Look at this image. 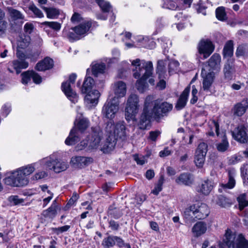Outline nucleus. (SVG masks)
I'll return each mask as SVG.
<instances>
[{
	"instance_id": "nucleus-1",
	"label": "nucleus",
	"mask_w": 248,
	"mask_h": 248,
	"mask_svg": "<svg viewBox=\"0 0 248 248\" xmlns=\"http://www.w3.org/2000/svg\"><path fill=\"white\" fill-rule=\"evenodd\" d=\"M172 108V104L167 102H161L158 99H155L152 95L147 96L140 118V128L145 129L152 119L159 123L161 119L168 115Z\"/></svg>"
},
{
	"instance_id": "nucleus-2",
	"label": "nucleus",
	"mask_w": 248,
	"mask_h": 248,
	"mask_svg": "<svg viewBox=\"0 0 248 248\" xmlns=\"http://www.w3.org/2000/svg\"><path fill=\"white\" fill-rule=\"evenodd\" d=\"M132 65L135 67L133 69V77L139 79L136 84V88L140 93H143L148 86L146 80L152 75L153 63L151 61L136 59L132 62Z\"/></svg>"
},
{
	"instance_id": "nucleus-3",
	"label": "nucleus",
	"mask_w": 248,
	"mask_h": 248,
	"mask_svg": "<svg viewBox=\"0 0 248 248\" xmlns=\"http://www.w3.org/2000/svg\"><path fill=\"white\" fill-rule=\"evenodd\" d=\"M209 213L207 204L198 202L186 209L184 212V217L187 221L193 220L194 218L203 219L208 216Z\"/></svg>"
},
{
	"instance_id": "nucleus-4",
	"label": "nucleus",
	"mask_w": 248,
	"mask_h": 248,
	"mask_svg": "<svg viewBox=\"0 0 248 248\" xmlns=\"http://www.w3.org/2000/svg\"><path fill=\"white\" fill-rule=\"evenodd\" d=\"M103 136V132L99 126L92 128V133L87 138L88 140H83L77 146L78 150H82L85 148L88 150L96 149L100 145Z\"/></svg>"
},
{
	"instance_id": "nucleus-5",
	"label": "nucleus",
	"mask_w": 248,
	"mask_h": 248,
	"mask_svg": "<svg viewBox=\"0 0 248 248\" xmlns=\"http://www.w3.org/2000/svg\"><path fill=\"white\" fill-rule=\"evenodd\" d=\"M139 99L137 95L131 94L128 98L125 108V117L127 121H135L139 109Z\"/></svg>"
},
{
	"instance_id": "nucleus-6",
	"label": "nucleus",
	"mask_w": 248,
	"mask_h": 248,
	"mask_svg": "<svg viewBox=\"0 0 248 248\" xmlns=\"http://www.w3.org/2000/svg\"><path fill=\"white\" fill-rule=\"evenodd\" d=\"M4 183L12 186L20 187L26 186L29 181L27 177L23 176L18 170L13 172L11 174L4 179Z\"/></svg>"
},
{
	"instance_id": "nucleus-7",
	"label": "nucleus",
	"mask_w": 248,
	"mask_h": 248,
	"mask_svg": "<svg viewBox=\"0 0 248 248\" xmlns=\"http://www.w3.org/2000/svg\"><path fill=\"white\" fill-rule=\"evenodd\" d=\"M77 78L75 74H72L70 75L68 81L63 82L62 84V90L67 98L73 103H75L77 102L78 95L74 91L71 87L70 84H74Z\"/></svg>"
},
{
	"instance_id": "nucleus-8",
	"label": "nucleus",
	"mask_w": 248,
	"mask_h": 248,
	"mask_svg": "<svg viewBox=\"0 0 248 248\" xmlns=\"http://www.w3.org/2000/svg\"><path fill=\"white\" fill-rule=\"evenodd\" d=\"M247 126L244 124L239 125L232 132L233 138L238 141L247 143H248V136L247 133Z\"/></svg>"
},
{
	"instance_id": "nucleus-9",
	"label": "nucleus",
	"mask_w": 248,
	"mask_h": 248,
	"mask_svg": "<svg viewBox=\"0 0 248 248\" xmlns=\"http://www.w3.org/2000/svg\"><path fill=\"white\" fill-rule=\"evenodd\" d=\"M199 52L203 54L204 59L208 57L214 50L212 43L209 40H202L198 45Z\"/></svg>"
},
{
	"instance_id": "nucleus-10",
	"label": "nucleus",
	"mask_w": 248,
	"mask_h": 248,
	"mask_svg": "<svg viewBox=\"0 0 248 248\" xmlns=\"http://www.w3.org/2000/svg\"><path fill=\"white\" fill-rule=\"evenodd\" d=\"M28 66V62L25 61L14 60L9 62L7 69L10 73H13L15 71L17 74H19L21 69H26Z\"/></svg>"
},
{
	"instance_id": "nucleus-11",
	"label": "nucleus",
	"mask_w": 248,
	"mask_h": 248,
	"mask_svg": "<svg viewBox=\"0 0 248 248\" xmlns=\"http://www.w3.org/2000/svg\"><path fill=\"white\" fill-rule=\"evenodd\" d=\"M119 109L118 105L111 102H106L102 109V113L107 118L112 120Z\"/></svg>"
},
{
	"instance_id": "nucleus-12",
	"label": "nucleus",
	"mask_w": 248,
	"mask_h": 248,
	"mask_svg": "<svg viewBox=\"0 0 248 248\" xmlns=\"http://www.w3.org/2000/svg\"><path fill=\"white\" fill-rule=\"evenodd\" d=\"M202 76L203 78L202 81V88L204 91H210V88L214 81L215 73L214 72H210L207 73L204 69H202Z\"/></svg>"
},
{
	"instance_id": "nucleus-13",
	"label": "nucleus",
	"mask_w": 248,
	"mask_h": 248,
	"mask_svg": "<svg viewBox=\"0 0 248 248\" xmlns=\"http://www.w3.org/2000/svg\"><path fill=\"white\" fill-rule=\"evenodd\" d=\"M215 183L211 179H207L202 181L199 185V189L197 190L198 192L207 196L208 195L215 186Z\"/></svg>"
},
{
	"instance_id": "nucleus-14",
	"label": "nucleus",
	"mask_w": 248,
	"mask_h": 248,
	"mask_svg": "<svg viewBox=\"0 0 248 248\" xmlns=\"http://www.w3.org/2000/svg\"><path fill=\"white\" fill-rule=\"evenodd\" d=\"M54 66L53 59L48 57H45L43 60L37 63L35 69L39 71H45L52 69Z\"/></svg>"
},
{
	"instance_id": "nucleus-15",
	"label": "nucleus",
	"mask_w": 248,
	"mask_h": 248,
	"mask_svg": "<svg viewBox=\"0 0 248 248\" xmlns=\"http://www.w3.org/2000/svg\"><path fill=\"white\" fill-rule=\"evenodd\" d=\"M239 235L235 240L236 235L234 233H226V239L224 240L223 243L219 245V248H236L237 241Z\"/></svg>"
},
{
	"instance_id": "nucleus-16",
	"label": "nucleus",
	"mask_w": 248,
	"mask_h": 248,
	"mask_svg": "<svg viewBox=\"0 0 248 248\" xmlns=\"http://www.w3.org/2000/svg\"><path fill=\"white\" fill-rule=\"evenodd\" d=\"M126 127L124 121H120L116 124L115 131L113 133L112 137L116 139V140L118 139L124 140L126 137Z\"/></svg>"
},
{
	"instance_id": "nucleus-17",
	"label": "nucleus",
	"mask_w": 248,
	"mask_h": 248,
	"mask_svg": "<svg viewBox=\"0 0 248 248\" xmlns=\"http://www.w3.org/2000/svg\"><path fill=\"white\" fill-rule=\"evenodd\" d=\"M234 72L233 60L232 59H228L223 68L225 78L227 80H231L233 78Z\"/></svg>"
},
{
	"instance_id": "nucleus-18",
	"label": "nucleus",
	"mask_w": 248,
	"mask_h": 248,
	"mask_svg": "<svg viewBox=\"0 0 248 248\" xmlns=\"http://www.w3.org/2000/svg\"><path fill=\"white\" fill-rule=\"evenodd\" d=\"M190 89V87L188 86L185 88L181 93L175 106V108L177 110L183 109L186 106Z\"/></svg>"
},
{
	"instance_id": "nucleus-19",
	"label": "nucleus",
	"mask_w": 248,
	"mask_h": 248,
	"mask_svg": "<svg viewBox=\"0 0 248 248\" xmlns=\"http://www.w3.org/2000/svg\"><path fill=\"white\" fill-rule=\"evenodd\" d=\"M116 143L115 138L112 136L108 137L106 140L102 144L101 150L104 153H108L113 150Z\"/></svg>"
},
{
	"instance_id": "nucleus-20",
	"label": "nucleus",
	"mask_w": 248,
	"mask_h": 248,
	"mask_svg": "<svg viewBox=\"0 0 248 248\" xmlns=\"http://www.w3.org/2000/svg\"><path fill=\"white\" fill-rule=\"evenodd\" d=\"M175 182L178 185H184L190 186L194 182V178L191 174L189 173H183L181 174L176 179Z\"/></svg>"
},
{
	"instance_id": "nucleus-21",
	"label": "nucleus",
	"mask_w": 248,
	"mask_h": 248,
	"mask_svg": "<svg viewBox=\"0 0 248 248\" xmlns=\"http://www.w3.org/2000/svg\"><path fill=\"white\" fill-rule=\"evenodd\" d=\"M85 96V100L88 104H90L92 106H95L97 104L98 99L100 94L98 91L94 90L87 92Z\"/></svg>"
},
{
	"instance_id": "nucleus-22",
	"label": "nucleus",
	"mask_w": 248,
	"mask_h": 248,
	"mask_svg": "<svg viewBox=\"0 0 248 248\" xmlns=\"http://www.w3.org/2000/svg\"><path fill=\"white\" fill-rule=\"evenodd\" d=\"M221 57L217 53L214 54L208 62L210 70L218 71L220 69Z\"/></svg>"
},
{
	"instance_id": "nucleus-23",
	"label": "nucleus",
	"mask_w": 248,
	"mask_h": 248,
	"mask_svg": "<svg viewBox=\"0 0 248 248\" xmlns=\"http://www.w3.org/2000/svg\"><path fill=\"white\" fill-rule=\"evenodd\" d=\"M92 160L90 157L78 156L72 157L71 163L76 167L81 168L87 165Z\"/></svg>"
},
{
	"instance_id": "nucleus-24",
	"label": "nucleus",
	"mask_w": 248,
	"mask_h": 248,
	"mask_svg": "<svg viewBox=\"0 0 248 248\" xmlns=\"http://www.w3.org/2000/svg\"><path fill=\"white\" fill-rule=\"evenodd\" d=\"M248 108V100H243L241 102L236 104L233 107L234 115L238 116L243 115Z\"/></svg>"
},
{
	"instance_id": "nucleus-25",
	"label": "nucleus",
	"mask_w": 248,
	"mask_h": 248,
	"mask_svg": "<svg viewBox=\"0 0 248 248\" xmlns=\"http://www.w3.org/2000/svg\"><path fill=\"white\" fill-rule=\"evenodd\" d=\"M207 230V225L205 222L200 221L196 223L192 229V232L195 237H199L204 234Z\"/></svg>"
},
{
	"instance_id": "nucleus-26",
	"label": "nucleus",
	"mask_w": 248,
	"mask_h": 248,
	"mask_svg": "<svg viewBox=\"0 0 248 248\" xmlns=\"http://www.w3.org/2000/svg\"><path fill=\"white\" fill-rule=\"evenodd\" d=\"M114 93L118 97H123L126 92V84L122 81H119L114 84Z\"/></svg>"
},
{
	"instance_id": "nucleus-27",
	"label": "nucleus",
	"mask_w": 248,
	"mask_h": 248,
	"mask_svg": "<svg viewBox=\"0 0 248 248\" xmlns=\"http://www.w3.org/2000/svg\"><path fill=\"white\" fill-rule=\"evenodd\" d=\"M57 202L55 200H54L50 207L47 209L44 210L43 212L42 215L45 217L53 218H54L57 213Z\"/></svg>"
},
{
	"instance_id": "nucleus-28",
	"label": "nucleus",
	"mask_w": 248,
	"mask_h": 248,
	"mask_svg": "<svg viewBox=\"0 0 248 248\" xmlns=\"http://www.w3.org/2000/svg\"><path fill=\"white\" fill-rule=\"evenodd\" d=\"M78 132L76 128H73L71 129L69 136L65 140V143L67 145H72L79 140Z\"/></svg>"
},
{
	"instance_id": "nucleus-29",
	"label": "nucleus",
	"mask_w": 248,
	"mask_h": 248,
	"mask_svg": "<svg viewBox=\"0 0 248 248\" xmlns=\"http://www.w3.org/2000/svg\"><path fill=\"white\" fill-rule=\"evenodd\" d=\"M91 22L87 21L72 28V30L79 36L85 34L91 27Z\"/></svg>"
},
{
	"instance_id": "nucleus-30",
	"label": "nucleus",
	"mask_w": 248,
	"mask_h": 248,
	"mask_svg": "<svg viewBox=\"0 0 248 248\" xmlns=\"http://www.w3.org/2000/svg\"><path fill=\"white\" fill-rule=\"evenodd\" d=\"M156 73L159 79L165 78L167 76L165 62L162 60L158 61Z\"/></svg>"
},
{
	"instance_id": "nucleus-31",
	"label": "nucleus",
	"mask_w": 248,
	"mask_h": 248,
	"mask_svg": "<svg viewBox=\"0 0 248 248\" xmlns=\"http://www.w3.org/2000/svg\"><path fill=\"white\" fill-rule=\"evenodd\" d=\"M233 53V43L232 40H229L225 44L223 50V55L224 58L228 57L232 59Z\"/></svg>"
},
{
	"instance_id": "nucleus-32",
	"label": "nucleus",
	"mask_w": 248,
	"mask_h": 248,
	"mask_svg": "<svg viewBox=\"0 0 248 248\" xmlns=\"http://www.w3.org/2000/svg\"><path fill=\"white\" fill-rule=\"evenodd\" d=\"M235 172L234 170H230L228 171V182L227 184H221V186L224 189H232L235 185V180L234 179Z\"/></svg>"
},
{
	"instance_id": "nucleus-33",
	"label": "nucleus",
	"mask_w": 248,
	"mask_h": 248,
	"mask_svg": "<svg viewBox=\"0 0 248 248\" xmlns=\"http://www.w3.org/2000/svg\"><path fill=\"white\" fill-rule=\"evenodd\" d=\"M94 84V79L90 77H86L83 82L81 88V92L83 93H87L89 91H92V89Z\"/></svg>"
},
{
	"instance_id": "nucleus-34",
	"label": "nucleus",
	"mask_w": 248,
	"mask_h": 248,
	"mask_svg": "<svg viewBox=\"0 0 248 248\" xmlns=\"http://www.w3.org/2000/svg\"><path fill=\"white\" fill-rule=\"evenodd\" d=\"M236 200L238 203V209L240 211L248 207V198L246 193L239 195Z\"/></svg>"
},
{
	"instance_id": "nucleus-35",
	"label": "nucleus",
	"mask_w": 248,
	"mask_h": 248,
	"mask_svg": "<svg viewBox=\"0 0 248 248\" xmlns=\"http://www.w3.org/2000/svg\"><path fill=\"white\" fill-rule=\"evenodd\" d=\"M108 214L115 219H119L123 215V210L112 205L108 208Z\"/></svg>"
},
{
	"instance_id": "nucleus-36",
	"label": "nucleus",
	"mask_w": 248,
	"mask_h": 248,
	"mask_svg": "<svg viewBox=\"0 0 248 248\" xmlns=\"http://www.w3.org/2000/svg\"><path fill=\"white\" fill-rule=\"evenodd\" d=\"M105 69L106 64L105 63H95L92 65V74L94 77H97L100 74H103L105 72Z\"/></svg>"
},
{
	"instance_id": "nucleus-37",
	"label": "nucleus",
	"mask_w": 248,
	"mask_h": 248,
	"mask_svg": "<svg viewBox=\"0 0 248 248\" xmlns=\"http://www.w3.org/2000/svg\"><path fill=\"white\" fill-rule=\"evenodd\" d=\"M8 26V22L5 20V12L0 8V36L4 34Z\"/></svg>"
},
{
	"instance_id": "nucleus-38",
	"label": "nucleus",
	"mask_w": 248,
	"mask_h": 248,
	"mask_svg": "<svg viewBox=\"0 0 248 248\" xmlns=\"http://www.w3.org/2000/svg\"><path fill=\"white\" fill-rule=\"evenodd\" d=\"M56 159L57 158L54 155H51L49 156L44 158L42 161L43 163H45V165L47 169L54 170Z\"/></svg>"
},
{
	"instance_id": "nucleus-39",
	"label": "nucleus",
	"mask_w": 248,
	"mask_h": 248,
	"mask_svg": "<svg viewBox=\"0 0 248 248\" xmlns=\"http://www.w3.org/2000/svg\"><path fill=\"white\" fill-rule=\"evenodd\" d=\"M216 147L217 151L220 152H224L228 150L229 144L225 134L223 135L221 141L216 144Z\"/></svg>"
},
{
	"instance_id": "nucleus-40",
	"label": "nucleus",
	"mask_w": 248,
	"mask_h": 248,
	"mask_svg": "<svg viewBox=\"0 0 248 248\" xmlns=\"http://www.w3.org/2000/svg\"><path fill=\"white\" fill-rule=\"evenodd\" d=\"M42 8L46 12L47 17L49 18H56L60 14L59 9L54 8H47L42 6Z\"/></svg>"
},
{
	"instance_id": "nucleus-41",
	"label": "nucleus",
	"mask_w": 248,
	"mask_h": 248,
	"mask_svg": "<svg viewBox=\"0 0 248 248\" xmlns=\"http://www.w3.org/2000/svg\"><path fill=\"white\" fill-rule=\"evenodd\" d=\"M54 171L56 173H59L66 170L68 167V164L67 162L59 161L58 159H56Z\"/></svg>"
},
{
	"instance_id": "nucleus-42",
	"label": "nucleus",
	"mask_w": 248,
	"mask_h": 248,
	"mask_svg": "<svg viewBox=\"0 0 248 248\" xmlns=\"http://www.w3.org/2000/svg\"><path fill=\"white\" fill-rule=\"evenodd\" d=\"M7 9L10 16L13 20H23L24 19V16L19 11L15 9L12 7H8Z\"/></svg>"
},
{
	"instance_id": "nucleus-43",
	"label": "nucleus",
	"mask_w": 248,
	"mask_h": 248,
	"mask_svg": "<svg viewBox=\"0 0 248 248\" xmlns=\"http://www.w3.org/2000/svg\"><path fill=\"white\" fill-rule=\"evenodd\" d=\"M115 245L114 236L109 235L104 238L102 242V245L104 248H110Z\"/></svg>"
},
{
	"instance_id": "nucleus-44",
	"label": "nucleus",
	"mask_w": 248,
	"mask_h": 248,
	"mask_svg": "<svg viewBox=\"0 0 248 248\" xmlns=\"http://www.w3.org/2000/svg\"><path fill=\"white\" fill-rule=\"evenodd\" d=\"M31 38L29 35L24 36V38L21 37L18 41L17 48L25 49L29 46Z\"/></svg>"
},
{
	"instance_id": "nucleus-45",
	"label": "nucleus",
	"mask_w": 248,
	"mask_h": 248,
	"mask_svg": "<svg viewBox=\"0 0 248 248\" xmlns=\"http://www.w3.org/2000/svg\"><path fill=\"white\" fill-rule=\"evenodd\" d=\"M89 126V121L87 119L83 118L79 120L77 124L78 132L82 133Z\"/></svg>"
},
{
	"instance_id": "nucleus-46",
	"label": "nucleus",
	"mask_w": 248,
	"mask_h": 248,
	"mask_svg": "<svg viewBox=\"0 0 248 248\" xmlns=\"http://www.w3.org/2000/svg\"><path fill=\"white\" fill-rule=\"evenodd\" d=\"M164 182V177L163 175H161L158 180L157 183L155 186L152 193L155 195H157L162 189V186Z\"/></svg>"
},
{
	"instance_id": "nucleus-47",
	"label": "nucleus",
	"mask_w": 248,
	"mask_h": 248,
	"mask_svg": "<svg viewBox=\"0 0 248 248\" xmlns=\"http://www.w3.org/2000/svg\"><path fill=\"white\" fill-rule=\"evenodd\" d=\"M206 155L198 154L195 152L194 162L196 165L199 168H202L205 161Z\"/></svg>"
},
{
	"instance_id": "nucleus-48",
	"label": "nucleus",
	"mask_w": 248,
	"mask_h": 248,
	"mask_svg": "<svg viewBox=\"0 0 248 248\" xmlns=\"http://www.w3.org/2000/svg\"><path fill=\"white\" fill-rule=\"evenodd\" d=\"M116 124H114V122L112 120H109L106 123L105 127V131L107 134L108 137L113 135L114 131H115Z\"/></svg>"
},
{
	"instance_id": "nucleus-49",
	"label": "nucleus",
	"mask_w": 248,
	"mask_h": 248,
	"mask_svg": "<svg viewBox=\"0 0 248 248\" xmlns=\"http://www.w3.org/2000/svg\"><path fill=\"white\" fill-rule=\"evenodd\" d=\"M95 1L104 13H108L110 11L111 6L109 2L104 0H95Z\"/></svg>"
},
{
	"instance_id": "nucleus-50",
	"label": "nucleus",
	"mask_w": 248,
	"mask_h": 248,
	"mask_svg": "<svg viewBox=\"0 0 248 248\" xmlns=\"http://www.w3.org/2000/svg\"><path fill=\"white\" fill-rule=\"evenodd\" d=\"M216 15L217 18L221 21L227 19V16L225 8L223 6L219 7L216 9Z\"/></svg>"
},
{
	"instance_id": "nucleus-51",
	"label": "nucleus",
	"mask_w": 248,
	"mask_h": 248,
	"mask_svg": "<svg viewBox=\"0 0 248 248\" xmlns=\"http://www.w3.org/2000/svg\"><path fill=\"white\" fill-rule=\"evenodd\" d=\"M18 170L22 173V174L23 176H25V177H27V176L30 175L34 171L35 169L33 165H29L28 166L20 168Z\"/></svg>"
},
{
	"instance_id": "nucleus-52",
	"label": "nucleus",
	"mask_w": 248,
	"mask_h": 248,
	"mask_svg": "<svg viewBox=\"0 0 248 248\" xmlns=\"http://www.w3.org/2000/svg\"><path fill=\"white\" fill-rule=\"evenodd\" d=\"M236 248H248V241L246 240L242 234H239L236 243Z\"/></svg>"
},
{
	"instance_id": "nucleus-53",
	"label": "nucleus",
	"mask_w": 248,
	"mask_h": 248,
	"mask_svg": "<svg viewBox=\"0 0 248 248\" xmlns=\"http://www.w3.org/2000/svg\"><path fill=\"white\" fill-rule=\"evenodd\" d=\"M216 203L222 207H226L231 204L229 200L222 195H219L217 197Z\"/></svg>"
},
{
	"instance_id": "nucleus-54",
	"label": "nucleus",
	"mask_w": 248,
	"mask_h": 248,
	"mask_svg": "<svg viewBox=\"0 0 248 248\" xmlns=\"http://www.w3.org/2000/svg\"><path fill=\"white\" fill-rule=\"evenodd\" d=\"M42 24L49 27L50 28L53 29L56 31H60L61 28V24L57 22L46 21L43 22Z\"/></svg>"
},
{
	"instance_id": "nucleus-55",
	"label": "nucleus",
	"mask_w": 248,
	"mask_h": 248,
	"mask_svg": "<svg viewBox=\"0 0 248 248\" xmlns=\"http://www.w3.org/2000/svg\"><path fill=\"white\" fill-rule=\"evenodd\" d=\"M208 151V145L205 142H201L200 143L196 150V153L198 154H202L204 155H206V153Z\"/></svg>"
},
{
	"instance_id": "nucleus-56",
	"label": "nucleus",
	"mask_w": 248,
	"mask_h": 248,
	"mask_svg": "<svg viewBox=\"0 0 248 248\" xmlns=\"http://www.w3.org/2000/svg\"><path fill=\"white\" fill-rule=\"evenodd\" d=\"M164 4L163 7L165 8L174 10L175 9L177 6L174 1L175 0H163Z\"/></svg>"
},
{
	"instance_id": "nucleus-57",
	"label": "nucleus",
	"mask_w": 248,
	"mask_h": 248,
	"mask_svg": "<svg viewBox=\"0 0 248 248\" xmlns=\"http://www.w3.org/2000/svg\"><path fill=\"white\" fill-rule=\"evenodd\" d=\"M70 226L65 225L58 228H52L51 230L54 233L59 235L61 233L67 231L70 229Z\"/></svg>"
},
{
	"instance_id": "nucleus-58",
	"label": "nucleus",
	"mask_w": 248,
	"mask_h": 248,
	"mask_svg": "<svg viewBox=\"0 0 248 248\" xmlns=\"http://www.w3.org/2000/svg\"><path fill=\"white\" fill-rule=\"evenodd\" d=\"M241 174L244 181V183H246V179L248 180V165L244 164L241 167Z\"/></svg>"
},
{
	"instance_id": "nucleus-59",
	"label": "nucleus",
	"mask_w": 248,
	"mask_h": 248,
	"mask_svg": "<svg viewBox=\"0 0 248 248\" xmlns=\"http://www.w3.org/2000/svg\"><path fill=\"white\" fill-rule=\"evenodd\" d=\"M240 212V215L243 217V224L248 228V207Z\"/></svg>"
},
{
	"instance_id": "nucleus-60",
	"label": "nucleus",
	"mask_w": 248,
	"mask_h": 248,
	"mask_svg": "<svg viewBox=\"0 0 248 248\" xmlns=\"http://www.w3.org/2000/svg\"><path fill=\"white\" fill-rule=\"evenodd\" d=\"M31 74V78L33 81L36 84H40L42 82L41 77L34 71H30Z\"/></svg>"
},
{
	"instance_id": "nucleus-61",
	"label": "nucleus",
	"mask_w": 248,
	"mask_h": 248,
	"mask_svg": "<svg viewBox=\"0 0 248 248\" xmlns=\"http://www.w3.org/2000/svg\"><path fill=\"white\" fill-rule=\"evenodd\" d=\"M22 82L24 84H27L31 79L30 71L25 72L21 74Z\"/></svg>"
},
{
	"instance_id": "nucleus-62",
	"label": "nucleus",
	"mask_w": 248,
	"mask_h": 248,
	"mask_svg": "<svg viewBox=\"0 0 248 248\" xmlns=\"http://www.w3.org/2000/svg\"><path fill=\"white\" fill-rule=\"evenodd\" d=\"M78 195L76 192H74L73 194L72 197L68 202L66 205V207H69V206L73 205L75 203V202L78 200Z\"/></svg>"
},
{
	"instance_id": "nucleus-63",
	"label": "nucleus",
	"mask_w": 248,
	"mask_h": 248,
	"mask_svg": "<svg viewBox=\"0 0 248 248\" xmlns=\"http://www.w3.org/2000/svg\"><path fill=\"white\" fill-rule=\"evenodd\" d=\"M30 9L38 17H42L44 15L42 11L37 8L35 5H31L30 7Z\"/></svg>"
},
{
	"instance_id": "nucleus-64",
	"label": "nucleus",
	"mask_w": 248,
	"mask_h": 248,
	"mask_svg": "<svg viewBox=\"0 0 248 248\" xmlns=\"http://www.w3.org/2000/svg\"><path fill=\"white\" fill-rule=\"evenodd\" d=\"M109 227L113 231H117L120 228V225L118 222L113 219L108 221Z\"/></svg>"
}]
</instances>
